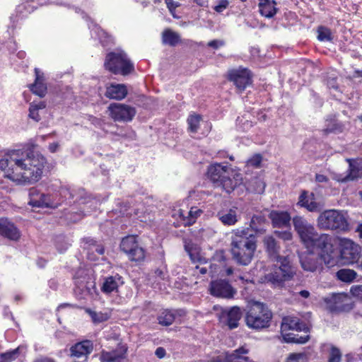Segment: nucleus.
<instances>
[{"label":"nucleus","mask_w":362,"mask_h":362,"mask_svg":"<svg viewBox=\"0 0 362 362\" xmlns=\"http://www.w3.org/2000/svg\"><path fill=\"white\" fill-rule=\"evenodd\" d=\"M274 233L278 238L284 241L291 240L293 238V234L290 229L284 231L276 230Z\"/></svg>","instance_id":"50"},{"label":"nucleus","mask_w":362,"mask_h":362,"mask_svg":"<svg viewBox=\"0 0 362 362\" xmlns=\"http://www.w3.org/2000/svg\"><path fill=\"white\" fill-rule=\"evenodd\" d=\"M217 217L225 226H234L240 219V216L238 214V209L236 207L223 209L218 211Z\"/></svg>","instance_id":"25"},{"label":"nucleus","mask_w":362,"mask_h":362,"mask_svg":"<svg viewBox=\"0 0 362 362\" xmlns=\"http://www.w3.org/2000/svg\"><path fill=\"white\" fill-rule=\"evenodd\" d=\"M95 250L99 254L103 255L104 253V248L103 246L98 245L95 247Z\"/></svg>","instance_id":"63"},{"label":"nucleus","mask_w":362,"mask_h":362,"mask_svg":"<svg viewBox=\"0 0 362 362\" xmlns=\"http://www.w3.org/2000/svg\"><path fill=\"white\" fill-rule=\"evenodd\" d=\"M252 74L246 68L233 69L228 72V78L233 82L239 91L244 90L252 83Z\"/></svg>","instance_id":"14"},{"label":"nucleus","mask_w":362,"mask_h":362,"mask_svg":"<svg viewBox=\"0 0 362 362\" xmlns=\"http://www.w3.org/2000/svg\"><path fill=\"white\" fill-rule=\"evenodd\" d=\"M310 248H316L320 250V258L328 267H334L337 262L333 238L325 233L318 234L313 238Z\"/></svg>","instance_id":"7"},{"label":"nucleus","mask_w":362,"mask_h":362,"mask_svg":"<svg viewBox=\"0 0 362 362\" xmlns=\"http://www.w3.org/2000/svg\"><path fill=\"white\" fill-rule=\"evenodd\" d=\"M48 4H56V5H64L62 1H59V0H48Z\"/></svg>","instance_id":"61"},{"label":"nucleus","mask_w":362,"mask_h":362,"mask_svg":"<svg viewBox=\"0 0 362 362\" xmlns=\"http://www.w3.org/2000/svg\"><path fill=\"white\" fill-rule=\"evenodd\" d=\"M207 176L216 187H221L227 193L232 192L243 183L242 175L238 170L222 163L210 165L207 169Z\"/></svg>","instance_id":"3"},{"label":"nucleus","mask_w":362,"mask_h":362,"mask_svg":"<svg viewBox=\"0 0 362 362\" xmlns=\"http://www.w3.org/2000/svg\"><path fill=\"white\" fill-rule=\"evenodd\" d=\"M246 189L250 192L262 194L265 188V184L259 177H254L245 184Z\"/></svg>","instance_id":"36"},{"label":"nucleus","mask_w":362,"mask_h":362,"mask_svg":"<svg viewBox=\"0 0 362 362\" xmlns=\"http://www.w3.org/2000/svg\"><path fill=\"white\" fill-rule=\"evenodd\" d=\"M337 278L345 283L352 282L357 276V274L354 270L349 269H341L336 274Z\"/></svg>","instance_id":"40"},{"label":"nucleus","mask_w":362,"mask_h":362,"mask_svg":"<svg viewBox=\"0 0 362 362\" xmlns=\"http://www.w3.org/2000/svg\"><path fill=\"white\" fill-rule=\"evenodd\" d=\"M272 317L271 311L264 304L253 302L250 305L245 320L249 327L258 329L268 327Z\"/></svg>","instance_id":"6"},{"label":"nucleus","mask_w":362,"mask_h":362,"mask_svg":"<svg viewBox=\"0 0 362 362\" xmlns=\"http://www.w3.org/2000/svg\"><path fill=\"white\" fill-rule=\"evenodd\" d=\"M263 243L271 260L284 257L279 255L280 247L275 238L272 235L265 236Z\"/></svg>","instance_id":"32"},{"label":"nucleus","mask_w":362,"mask_h":362,"mask_svg":"<svg viewBox=\"0 0 362 362\" xmlns=\"http://www.w3.org/2000/svg\"><path fill=\"white\" fill-rule=\"evenodd\" d=\"M28 204L33 207H46L55 209L61 204V200L54 199V196L41 193L36 188L29 190Z\"/></svg>","instance_id":"12"},{"label":"nucleus","mask_w":362,"mask_h":362,"mask_svg":"<svg viewBox=\"0 0 362 362\" xmlns=\"http://www.w3.org/2000/svg\"><path fill=\"white\" fill-rule=\"evenodd\" d=\"M276 2L273 0H261L259 3L260 13L267 18L273 17L276 13Z\"/></svg>","instance_id":"34"},{"label":"nucleus","mask_w":362,"mask_h":362,"mask_svg":"<svg viewBox=\"0 0 362 362\" xmlns=\"http://www.w3.org/2000/svg\"><path fill=\"white\" fill-rule=\"evenodd\" d=\"M34 362H54L53 360L47 358L37 359Z\"/></svg>","instance_id":"64"},{"label":"nucleus","mask_w":362,"mask_h":362,"mask_svg":"<svg viewBox=\"0 0 362 362\" xmlns=\"http://www.w3.org/2000/svg\"><path fill=\"white\" fill-rule=\"evenodd\" d=\"M269 218L274 227L284 228L290 226L291 216L286 211H272Z\"/></svg>","instance_id":"29"},{"label":"nucleus","mask_w":362,"mask_h":362,"mask_svg":"<svg viewBox=\"0 0 362 362\" xmlns=\"http://www.w3.org/2000/svg\"><path fill=\"white\" fill-rule=\"evenodd\" d=\"M317 226L322 230H345L348 223L344 213L336 209L325 210L317 219Z\"/></svg>","instance_id":"8"},{"label":"nucleus","mask_w":362,"mask_h":362,"mask_svg":"<svg viewBox=\"0 0 362 362\" xmlns=\"http://www.w3.org/2000/svg\"><path fill=\"white\" fill-rule=\"evenodd\" d=\"M341 356L340 351L335 347H332L329 353L328 362H340Z\"/></svg>","instance_id":"47"},{"label":"nucleus","mask_w":362,"mask_h":362,"mask_svg":"<svg viewBox=\"0 0 362 362\" xmlns=\"http://www.w3.org/2000/svg\"><path fill=\"white\" fill-rule=\"evenodd\" d=\"M110 117L115 122H128L136 115L135 109L123 103H112L108 107Z\"/></svg>","instance_id":"13"},{"label":"nucleus","mask_w":362,"mask_h":362,"mask_svg":"<svg viewBox=\"0 0 362 362\" xmlns=\"http://www.w3.org/2000/svg\"><path fill=\"white\" fill-rule=\"evenodd\" d=\"M262 162V156L259 154L253 156L247 161V165L250 166L257 168Z\"/></svg>","instance_id":"52"},{"label":"nucleus","mask_w":362,"mask_h":362,"mask_svg":"<svg viewBox=\"0 0 362 362\" xmlns=\"http://www.w3.org/2000/svg\"><path fill=\"white\" fill-rule=\"evenodd\" d=\"M339 130L337 124H333L331 127H327L326 129H325V132L326 133L337 132Z\"/></svg>","instance_id":"57"},{"label":"nucleus","mask_w":362,"mask_h":362,"mask_svg":"<svg viewBox=\"0 0 362 362\" xmlns=\"http://www.w3.org/2000/svg\"><path fill=\"white\" fill-rule=\"evenodd\" d=\"M223 45V43L222 41L216 40H211L208 43V46L215 48V49L218 48L219 47L222 46Z\"/></svg>","instance_id":"55"},{"label":"nucleus","mask_w":362,"mask_h":362,"mask_svg":"<svg viewBox=\"0 0 362 362\" xmlns=\"http://www.w3.org/2000/svg\"><path fill=\"white\" fill-rule=\"evenodd\" d=\"M210 293L217 298H232L236 293V290L224 279L213 281L209 286Z\"/></svg>","instance_id":"16"},{"label":"nucleus","mask_w":362,"mask_h":362,"mask_svg":"<svg viewBox=\"0 0 362 362\" xmlns=\"http://www.w3.org/2000/svg\"><path fill=\"white\" fill-rule=\"evenodd\" d=\"M155 354L159 358H162L165 355V350L163 347H158L156 349Z\"/></svg>","instance_id":"56"},{"label":"nucleus","mask_w":362,"mask_h":362,"mask_svg":"<svg viewBox=\"0 0 362 362\" xmlns=\"http://www.w3.org/2000/svg\"><path fill=\"white\" fill-rule=\"evenodd\" d=\"M106 70L114 74L127 76L134 71V64L123 51L108 53L105 59Z\"/></svg>","instance_id":"5"},{"label":"nucleus","mask_w":362,"mask_h":362,"mask_svg":"<svg viewBox=\"0 0 362 362\" xmlns=\"http://www.w3.org/2000/svg\"><path fill=\"white\" fill-rule=\"evenodd\" d=\"M165 1L170 14L174 18H177L175 16V10L180 6V3L175 1L174 0H165Z\"/></svg>","instance_id":"48"},{"label":"nucleus","mask_w":362,"mask_h":362,"mask_svg":"<svg viewBox=\"0 0 362 362\" xmlns=\"http://www.w3.org/2000/svg\"><path fill=\"white\" fill-rule=\"evenodd\" d=\"M267 221L264 216L262 214L253 215L249 223V231L251 230L255 234H263L266 231Z\"/></svg>","instance_id":"31"},{"label":"nucleus","mask_w":362,"mask_h":362,"mask_svg":"<svg viewBox=\"0 0 362 362\" xmlns=\"http://www.w3.org/2000/svg\"><path fill=\"white\" fill-rule=\"evenodd\" d=\"M203 211L197 206H192L189 211H186L182 209H174L173 216L178 219L179 224L190 226L196 222L198 217H199Z\"/></svg>","instance_id":"18"},{"label":"nucleus","mask_w":362,"mask_h":362,"mask_svg":"<svg viewBox=\"0 0 362 362\" xmlns=\"http://www.w3.org/2000/svg\"><path fill=\"white\" fill-rule=\"evenodd\" d=\"M59 148V144L58 142H54L49 145L48 148L50 152L54 153L58 151Z\"/></svg>","instance_id":"58"},{"label":"nucleus","mask_w":362,"mask_h":362,"mask_svg":"<svg viewBox=\"0 0 362 362\" xmlns=\"http://www.w3.org/2000/svg\"><path fill=\"white\" fill-rule=\"evenodd\" d=\"M127 95V88L124 84L110 83L106 87L105 96L110 99L122 100Z\"/></svg>","instance_id":"26"},{"label":"nucleus","mask_w":362,"mask_h":362,"mask_svg":"<svg viewBox=\"0 0 362 362\" xmlns=\"http://www.w3.org/2000/svg\"><path fill=\"white\" fill-rule=\"evenodd\" d=\"M95 290V283L93 281H87L85 284L77 281V288L76 293L80 295L79 298L86 299L93 295Z\"/></svg>","instance_id":"35"},{"label":"nucleus","mask_w":362,"mask_h":362,"mask_svg":"<svg viewBox=\"0 0 362 362\" xmlns=\"http://www.w3.org/2000/svg\"><path fill=\"white\" fill-rule=\"evenodd\" d=\"M229 2L228 0H218L217 4L214 7V9L217 13H222L228 6Z\"/></svg>","instance_id":"51"},{"label":"nucleus","mask_w":362,"mask_h":362,"mask_svg":"<svg viewBox=\"0 0 362 362\" xmlns=\"http://www.w3.org/2000/svg\"><path fill=\"white\" fill-rule=\"evenodd\" d=\"M93 343L89 340L83 341L76 344L71 348V355L76 358H87L93 350Z\"/></svg>","instance_id":"30"},{"label":"nucleus","mask_w":362,"mask_h":362,"mask_svg":"<svg viewBox=\"0 0 362 362\" xmlns=\"http://www.w3.org/2000/svg\"><path fill=\"white\" fill-rule=\"evenodd\" d=\"M46 104L44 101H39L30 103L29 107V117L33 120L38 122L40 119L39 110L45 109Z\"/></svg>","instance_id":"39"},{"label":"nucleus","mask_w":362,"mask_h":362,"mask_svg":"<svg viewBox=\"0 0 362 362\" xmlns=\"http://www.w3.org/2000/svg\"><path fill=\"white\" fill-rule=\"evenodd\" d=\"M275 262L266 274L263 282L271 284L274 286H281L285 281H290L296 274V269L292 265L288 256L272 260Z\"/></svg>","instance_id":"4"},{"label":"nucleus","mask_w":362,"mask_h":362,"mask_svg":"<svg viewBox=\"0 0 362 362\" xmlns=\"http://www.w3.org/2000/svg\"><path fill=\"white\" fill-rule=\"evenodd\" d=\"M35 83L30 85V88L34 94L43 98L47 93V86L45 83L43 74L37 68L35 69Z\"/></svg>","instance_id":"28"},{"label":"nucleus","mask_w":362,"mask_h":362,"mask_svg":"<svg viewBox=\"0 0 362 362\" xmlns=\"http://www.w3.org/2000/svg\"><path fill=\"white\" fill-rule=\"evenodd\" d=\"M317 39L321 42H329L332 40L331 30L324 26L317 28Z\"/></svg>","instance_id":"44"},{"label":"nucleus","mask_w":362,"mask_h":362,"mask_svg":"<svg viewBox=\"0 0 362 362\" xmlns=\"http://www.w3.org/2000/svg\"><path fill=\"white\" fill-rule=\"evenodd\" d=\"M347 299V296L343 293H338L332 295L329 298H327L326 301L327 303H332L334 305L331 306V309L332 310H341L343 309V305L341 304L344 300Z\"/></svg>","instance_id":"41"},{"label":"nucleus","mask_w":362,"mask_h":362,"mask_svg":"<svg viewBox=\"0 0 362 362\" xmlns=\"http://www.w3.org/2000/svg\"><path fill=\"white\" fill-rule=\"evenodd\" d=\"M308 358L305 353H291L290 354L286 362H307Z\"/></svg>","instance_id":"46"},{"label":"nucleus","mask_w":362,"mask_h":362,"mask_svg":"<svg viewBox=\"0 0 362 362\" xmlns=\"http://www.w3.org/2000/svg\"><path fill=\"white\" fill-rule=\"evenodd\" d=\"M79 198H76V201H77L79 204H87L88 202H95V200L90 199V197H83V195L86 194L85 192L81 189L78 192Z\"/></svg>","instance_id":"53"},{"label":"nucleus","mask_w":362,"mask_h":362,"mask_svg":"<svg viewBox=\"0 0 362 362\" xmlns=\"http://www.w3.org/2000/svg\"><path fill=\"white\" fill-rule=\"evenodd\" d=\"M315 180L318 182H326L328 181V178L322 174H317L315 176Z\"/></svg>","instance_id":"59"},{"label":"nucleus","mask_w":362,"mask_h":362,"mask_svg":"<svg viewBox=\"0 0 362 362\" xmlns=\"http://www.w3.org/2000/svg\"><path fill=\"white\" fill-rule=\"evenodd\" d=\"M346 161L349 165V173L344 177H342L341 175H334L333 179L338 182H344L362 177V167L360 166L354 160L346 159Z\"/></svg>","instance_id":"23"},{"label":"nucleus","mask_w":362,"mask_h":362,"mask_svg":"<svg viewBox=\"0 0 362 362\" xmlns=\"http://www.w3.org/2000/svg\"><path fill=\"white\" fill-rule=\"evenodd\" d=\"M127 345L119 344L114 350H103L100 355V361L101 362H124L127 358Z\"/></svg>","instance_id":"19"},{"label":"nucleus","mask_w":362,"mask_h":362,"mask_svg":"<svg viewBox=\"0 0 362 362\" xmlns=\"http://www.w3.org/2000/svg\"><path fill=\"white\" fill-rule=\"evenodd\" d=\"M25 353V348L18 346V348L0 354V362H11L16 359L20 354Z\"/></svg>","instance_id":"38"},{"label":"nucleus","mask_w":362,"mask_h":362,"mask_svg":"<svg viewBox=\"0 0 362 362\" xmlns=\"http://www.w3.org/2000/svg\"><path fill=\"white\" fill-rule=\"evenodd\" d=\"M299 294L301 297L304 298H307L310 296V293L309 291H306V290H303L299 292Z\"/></svg>","instance_id":"60"},{"label":"nucleus","mask_w":362,"mask_h":362,"mask_svg":"<svg viewBox=\"0 0 362 362\" xmlns=\"http://www.w3.org/2000/svg\"><path fill=\"white\" fill-rule=\"evenodd\" d=\"M120 248L131 261L141 262L145 258L144 250L139 245L135 235L124 238L121 241Z\"/></svg>","instance_id":"11"},{"label":"nucleus","mask_w":362,"mask_h":362,"mask_svg":"<svg viewBox=\"0 0 362 362\" xmlns=\"http://www.w3.org/2000/svg\"><path fill=\"white\" fill-rule=\"evenodd\" d=\"M340 247V256L344 264H353L358 259L360 247L352 240L347 238L341 239Z\"/></svg>","instance_id":"15"},{"label":"nucleus","mask_w":362,"mask_h":362,"mask_svg":"<svg viewBox=\"0 0 362 362\" xmlns=\"http://www.w3.org/2000/svg\"><path fill=\"white\" fill-rule=\"evenodd\" d=\"M95 33L98 35L99 40L101 41V42L105 45L106 43H107V40H106L105 38L108 37L107 34L103 30H101L100 28H97L95 26Z\"/></svg>","instance_id":"54"},{"label":"nucleus","mask_w":362,"mask_h":362,"mask_svg":"<svg viewBox=\"0 0 362 362\" xmlns=\"http://www.w3.org/2000/svg\"><path fill=\"white\" fill-rule=\"evenodd\" d=\"M180 40V37L179 34L170 29H166L162 33V42L165 45L175 46Z\"/></svg>","instance_id":"37"},{"label":"nucleus","mask_w":362,"mask_h":362,"mask_svg":"<svg viewBox=\"0 0 362 362\" xmlns=\"http://www.w3.org/2000/svg\"><path fill=\"white\" fill-rule=\"evenodd\" d=\"M124 284L122 277L119 274L105 277L100 290L105 294L117 293L119 288Z\"/></svg>","instance_id":"21"},{"label":"nucleus","mask_w":362,"mask_h":362,"mask_svg":"<svg viewBox=\"0 0 362 362\" xmlns=\"http://www.w3.org/2000/svg\"><path fill=\"white\" fill-rule=\"evenodd\" d=\"M46 163L41 154L13 150L1 158L0 169L17 184H33L41 178Z\"/></svg>","instance_id":"1"},{"label":"nucleus","mask_w":362,"mask_h":362,"mask_svg":"<svg viewBox=\"0 0 362 362\" xmlns=\"http://www.w3.org/2000/svg\"><path fill=\"white\" fill-rule=\"evenodd\" d=\"M351 294L356 298L362 300V285H354L350 289Z\"/></svg>","instance_id":"49"},{"label":"nucleus","mask_w":362,"mask_h":362,"mask_svg":"<svg viewBox=\"0 0 362 362\" xmlns=\"http://www.w3.org/2000/svg\"><path fill=\"white\" fill-rule=\"evenodd\" d=\"M86 313L89 315L93 323L99 324L107 321L111 317V311L104 310L103 311H95L90 308H86Z\"/></svg>","instance_id":"33"},{"label":"nucleus","mask_w":362,"mask_h":362,"mask_svg":"<svg viewBox=\"0 0 362 362\" xmlns=\"http://www.w3.org/2000/svg\"><path fill=\"white\" fill-rule=\"evenodd\" d=\"M293 227L298 233L300 240L306 247L310 249L313 238L317 235V232L315 227L308 223L303 216H296L293 218Z\"/></svg>","instance_id":"10"},{"label":"nucleus","mask_w":362,"mask_h":362,"mask_svg":"<svg viewBox=\"0 0 362 362\" xmlns=\"http://www.w3.org/2000/svg\"><path fill=\"white\" fill-rule=\"evenodd\" d=\"M0 235L13 240L20 238L18 229L6 218H0Z\"/></svg>","instance_id":"24"},{"label":"nucleus","mask_w":362,"mask_h":362,"mask_svg":"<svg viewBox=\"0 0 362 362\" xmlns=\"http://www.w3.org/2000/svg\"><path fill=\"white\" fill-rule=\"evenodd\" d=\"M196 269H197L199 272L202 274H204L207 272L206 267H200L199 266H197Z\"/></svg>","instance_id":"62"},{"label":"nucleus","mask_w":362,"mask_h":362,"mask_svg":"<svg viewBox=\"0 0 362 362\" xmlns=\"http://www.w3.org/2000/svg\"><path fill=\"white\" fill-rule=\"evenodd\" d=\"M305 329V325L299 322L296 317L287 316L283 318L281 332L283 340L286 343L305 344L309 339L308 334L299 336L298 334L286 333L289 330L300 331Z\"/></svg>","instance_id":"9"},{"label":"nucleus","mask_w":362,"mask_h":362,"mask_svg":"<svg viewBox=\"0 0 362 362\" xmlns=\"http://www.w3.org/2000/svg\"><path fill=\"white\" fill-rule=\"evenodd\" d=\"M202 121V117L199 115H190L187 119L189 130L192 133H196L198 131Z\"/></svg>","instance_id":"42"},{"label":"nucleus","mask_w":362,"mask_h":362,"mask_svg":"<svg viewBox=\"0 0 362 362\" xmlns=\"http://www.w3.org/2000/svg\"><path fill=\"white\" fill-rule=\"evenodd\" d=\"M231 255L233 259L240 265H248L257 249V243L253 234L249 233V228L233 230L231 236Z\"/></svg>","instance_id":"2"},{"label":"nucleus","mask_w":362,"mask_h":362,"mask_svg":"<svg viewBox=\"0 0 362 362\" xmlns=\"http://www.w3.org/2000/svg\"><path fill=\"white\" fill-rule=\"evenodd\" d=\"M74 195L72 192H71L70 189L67 187H62L59 191V197L58 196H54V199L61 200V203L64 199H73Z\"/></svg>","instance_id":"45"},{"label":"nucleus","mask_w":362,"mask_h":362,"mask_svg":"<svg viewBox=\"0 0 362 362\" xmlns=\"http://www.w3.org/2000/svg\"><path fill=\"white\" fill-rule=\"evenodd\" d=\"M298 205L305 208L310 212L320 211L322 207L320 204L315 202L313 193L309 194L305 191H303L299 196Z\"/></svg>","instance_id":"22"},{"label":"nucleus","mask_w":362,"mask_h":362,"mask_svg":"<svg viewBox=\"0 0 362 362\" xmlns=\"http://www.w3.org/2000/svg\"><path fill=\"white\" fill-rule=\"evenodd\" d=\"M184 243L185 250L189 255L192 262L200 264L206 263V258L201 255V250L199 245L187 239L184 240Z\"/></svg>","instance_id":"27"},{"label":"nucleus","mask_w":362,"mask_h":362,"mask_svg":"<svg viewBox=\"0 0 362 362\" xmlns=\"http://www.w3.org/2000/svg\"><path fill=\"white\" fill-rule=\"evenodd\" d=\"M320 259V255L317 256L313 252L304 253L300 257L303 269L312 272L322 269V263Z\"/></svg>","instance_id":"20"},{"label":"nucleus","mask_w":362,"mask_h":362,"mask_svg":"<svg viewBox=\"0 0 362 362\" xmlns=\"http://www.w3.org/2000/svg\"><path fill=\"white\" fill-rule=\"evenodd\" d=\"M158 320L160 325L168 326L174 322L175 315L171 311L165 310L158 316Z\"/></svg>","instance_id":"43"},{"label":"nucleus","mask_w":362,"mask_h":362,"mask_svg":"<svg viewBox=\"0 0 362 362\" xmlns=\"http://www.w3.org/2000/svg\"><path fill=\"white\" fill-rule=\"evenodd\" d=\"M220 322L223 325L228 326L232 329L238 326L239 321L242 317V313L239 307L234 306L229 309H221L218 313Z\"/></svg>","instance_id":"17"}]
</instances>
